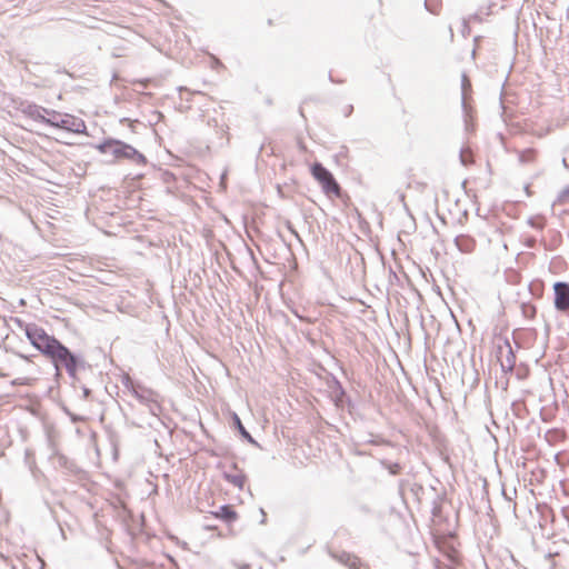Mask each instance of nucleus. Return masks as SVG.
Returning a JSON list of instances; mask_svg holds the SVG:
<instances>
[{
    "instance_id": "1",
    "label": "nucleus",
    "mask_w": 569,
    "mask_h": 569,
    "mask_svg": "<svg viewBox=\"0 0 569 569\" xmlns=\"http://www.w3.org/2000/svg\"><path fill=\"white\" fill-rule=\"evenodd\" d=\"M97 149L101 153H111L117 160L128 159L141 164L147 162L146 157L142 153L130 144L119 140L107 139L98 144Z\"/></svg>"
},
{
    "instance_id": "2",
    "label": "nucleus",
    "mask_w": 569,
    "mask_h": 569,
    "mask_svg": "<svg viewBox=\"0 0 569 569\" xmlns=\"http://www.w3.org/2000/svg\"><path fill=\"white\" fill-rule=\"evenodd\" d=\"M310 171L326 196L336 198L341 197V188L333 174L327 168L319 162H315L310 167Z\"/></svg>"
},
{
    "instance_id": "3",
    "label": "nucleus",
    "mask_w": 569,
    "mask_h": 569,
    "mask_svg": "<svg viewBox=\"0 0 569 569\" xmlns=\"http://www.w3.org/2000/svg\"><path fill=\"white\" fill-rule=\"evenodd\" d=\"M26 335L31 345L47 357L52 353L54 347L59 342L54 337L49 336L42 328L36 326L27 327Z\"/></svg>"
},
{
    "instance_id": "4",
    "label": "nucleus",
    "mask_w": 569,
    "mask_h": 569,
    "mask_svg": "<svg viewBox=\"0 0 569 569\" xmlns=\"http://www.w3.org/2000/svg\"><path fill=\"white\" fill-rule=\"evenodd\" d=\"M49 358L54 362L57 369L61 366L70 372L76 370V358L60 341L57 343Z\"/></svg>"
},
{
    "instance_id": "5",
    "label": "nucleus",
    "mask_w": 569,
    "mask_h": 569,
    "mask_svg": "<svg viewBox=\"0 0 569 569\" xmlns=\"http://www.w3.org/2000/svg\"><path fill=\"white\" fill-rule=\"evenodd\" d=\"M553 293L555 308L558 311L567 312L569 310V283L556 282L553 284Z\"/></svg>"
},
{
    "instance_id": "6",
    "label": "nucleus",
    "mask_w": 569,
    "mask_h": 569,
    "mask_svg": "<svg viewBox=\"0 0 569 569\" xmlns=\"http://www.w3.org/2000/svg\"><path fill=\"white\" fill-rule=\"evenodd\" d=\"M214 518L224 520L227 522L234 521L237 519V512L231 506H222L218 511L212 512Z\"/></svg>"
},
{
    "instance_id": "7",
    "label": "nucleus",
    "mask_w": 569,
    "mask_h": 569,
    "mask_svg": "<svg viewBox=\"0 0 569 569\" xmlns=\"http://www.w3.org/2000/svg\"><path fill=\"white\" fill-rule=\"evenodd\" d=\"M226 479L239 489H242L246 483V477L241 472L226 475Z\"/></svg>"
},
{
    "instance_id": "8",
    "label": "nucleus",
    "mask_w": 569,
    "mask_h": 569,
    "mask_svg": "<svg viewBox=\"0 0 569 569\" xmlns=\"http://www.w3.org/2000/svg\"><path fill=\"white\" fill-rule=\"evenodd\" d=\"M519 159L523 163L533 162L537 159V151L535 149H525L520 151Z\"/></svg>"
},
{
    "instance_id": "9",
    "label": "nucleus",
    "mask_w": 569,
    "mask_h": 569,
    "mask_svg": "<svg viewBox=\"0 0 569 569\" xmlns=\"http://www.w3.org/2000/svg\"><path fill=\"white\" fill-rule=\"evenodd\" d=\"M36 379L32 377H19L11 381L12 386H32Z\"/></svg>"
},
{
    "instance_id": "10",
    "label": "nucleus",
    "mask_w": 569,
    "mask_h": 569,
    "mask_svg": "<svg viewBox=\"0 0 569 569\" xmlns=\"http://www.w3.org/2000/svg\"><path fill=\"white\" fill-rule=\"evenodd\" d=\"M556 203L563 206L569 203V186L560 191L557 197Z\"/></svg>"
},
{
    "instance_id": "11",
    "label": "nucleus",
    "mask_w": 569,
    "mask_h": 569,
    "mask_svg": "<svg viewBox=\"0 0 569 569\" xmlns=\"http://www.w3.org/2000/svg\"><path fill=\"white\" fill-rule=\"evenodd\" d=\"M232 419H233V422L236 425V427L238 428V430L244 436V437H250V435L248 433V431L246 430V428L243 427L240 418L238 417L237 413H232Z\"/></svg>"
},
{
    "instance_id": "12",
    "label": "nucleus",
    "mask_w": 569,
    "mask_h": 569,
    "mask_svg": "<svg viewBox=\"0 0 569 569\" xmlns=\"http://www.w3.org/2000/svg\"><path fill=\"white\" fill-rule=\"evenodd\" d=\"M451 560L456 561L458 558V552L456 550L452 551V555H450Z\"/></svg>"
},
{
    "instance_id": "13",
    "label": "nucleus",
    "mask_w": 569,
    "mask_h": 569,
    "mask_svg": "<svg viewBox=\"0 0 569 569\" xmlns=\"http://www.w3.org/2000/svg\"><path fill=\"white\" fill-rule=\"evenodd\" d=\"M10 373L9 372H3L1 369H0V378H7L9 377Z\"/></svg>"
}]
</instances>
